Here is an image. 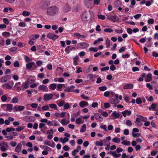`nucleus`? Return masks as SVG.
<instances>
[{
  "instance_id": "473e14b6",
  "label": "nucleus",
  "mask_w": 158,
  "mask_h": 158,
  "mask_svg": "<svg viewBox=\"0 0 158 158\" xmlns=\"http://www.w3.org/2000/svg\"><path fill=\"white\" fill-rule=\"evenodd\" d=\"M69 139L66 137H65L64 138H63L62 137H61L60 138V141L62 143H65L68 142L69 141Z\"/></svg>"
},
{
  "instance_id": "de8ad7c7",
  "label": "nucleus",
  "mask_w": 158,
  "mask_h": 158,
  "mask_svg": "<svg viewBox=\"0 0 158 158\" xmlns=\"http://www.w3.org/2000/svg\"><path fill=\"white\" fill-rule=\"evenodd\" d=\"M18 99L16 97H14L12 100V102L13 103H16L18 102Z\"/></svg>"
},
{
  "instance_id": "9b49d317",
  "label": "nucleus",
  "mask_w": 158,
  "mask_h": 158,
  "mask_svg": "<svg viewBox=\"0 0 158 158\" xmlns=\"http://www.w3.org/2000/svg\"><path fill=\"white\" fill-rule=\"evenodd\" d=\"M53 96V94H45L44 96V101H49L52 98Z\"/></svg>"
},
{
  "instance_id": "6e6552de",
  "label": "nucleus",
  "mask_w": 158,
  "mask_h": 158,
  "mask_svg": "<svg viewBox=\"0 0 158 158\" xmlns=\"http://www.w3.org/2000/svg\"><path fill=\"white\" fill-rule=\"evenodd\" d=\"M107 18L114 22H117L118 20V18L116 15H107Z\"/></svg>"
},
{
  "instance_id": "680f3d73",
  "label": "nucleus",
  "mask_w": 158,
  "mask_h": 158,
  "mask_svg": "<svg viewBox=\"0 0 158 158\" xmlns=\"http://www.w3.org/2000/svg\"><path fill=\"white\" fill-rule=\"evenodd\" d=\"M126 124L127 126L129 127H131L132 124L131 121L129 120H127L126 121Z\"/></svg>"
},
{
  "instance_id": "c756f323",
  "label": "nucleus",
  "mask_w": 158,
  "mask_h": 158,
  "mask_svg": "<svg viewBox=\"0 0 158 158\" xmlns=\"http://www.w3.org/2000/svg\"><path fill=\"white\" fill-rule=\"evenodd\" d=\"M111 115L114 117L115 118H119L120 115L119 114L116 112L113 111L111 114Z\"/></svg>"
},
{
  "instance_id": "7c9ffc66",
  "label": "nucleus",
  "mask_w": 158,
  "mask_h": 158,
  "mask_svg": "<svg viewBox=\"0 0 158 158\" xmlns=\"http://www.w3.org/2000/svg\"><path fill=\"white\" fill-rule=\"evenodd\" d=\"M106 140H103L102 141L100 140L99 141H96L95 142V144L97 146H102L103 145L102 141L105 142Z\"/></svg>"
},
{
  "instance_id": "1a4fd4ad",
  "label": "nucleus",
  "mask_w": 158,
  "mask_h": 158,
  "mask_svg": "<svg viewBox=\"0 0 158 158\" xmlns=\"http://www.w3.org/2000/svg\"><path fill=\"white\" fill-rule=\"evenodd\" d=\"M11 78V76L9 75H6L0 78V82L2 83L6 82Z\"/></svg>"
},
{
  "instance_id": "69168bd1",
  "label": "nucleus",
  "mask_w": 158,
  "mask_h": 158,
  "mask_svg": "<svg viewBox=\"0 0 158 158\" xmlns=\"http://www.w3.org/2000/svg\"><path fill=\"white\" fill-rule=\"evenodd\" d=\"M25 108L24 106H19L18 107V111H21L23 110Z\"/></svg>"
},
{
  "instance_id": "f3484780",
  "label": "nucleus",
  "mask_w": 158,
  "mask_h": 158,
  "mask_svg": "<svg viewBox=\"0 0 158 158\" xmlns=\"http://www.w3.org/2000/svg\"><path fill=\"white\" fill-rule=\"evenodd\" d=\"M22 147V144L21 143H19L16 146L15 151L18 153H19L21 151Z\"/></svg>"
},
{
  "instance_id": "f03ea898",
  "label": "nucleus",
  "mask_w": 158,
  "mask_h": 158,
  "mask_svg": "<svg viewBox=\"0 0 158 158\" xmlns=\"http://www.w3.org/2000/svg\"><path fill=\"white\" fill-rule=\"evenodd\" d=\"M1 107L5 111L11 112L13 109V105L11 104H2Z\"/></svg>"
},
{
  "instance_id": "3c124183",
  "label": "nucleus",
  "mask_w": 158,
  "mask_h": 158,
  "mask_svg": "<svg viewBox=\"0 0 158 158\" xmlns=\"http://www.w3.org/2000/svg\"><path fill=\"white\" fill-rule=\"evenodd\" d=\"M104 31L105 32L111 33L113 32V30L110 28H106L104 29Z\"/></svg>"
},
{
  "instance_id": "6e6d98bb",
  "label": "nucleus",
  "mask_w": 158,
  "mask_h": 158,
  "mask_svg": "<svg viewBox=\"0 0 158 158\" xmlns=\"http://www.w3.org/2000/svg\"><path fill=\"white\" fill-rule=\"evenodd\" d=\"M24 129V127L19 126L17 127L16 129V131H20Z\"/></svg>"
},
{
  "instance_id": "72a5a7b5",
  "label": "nucleus",
  "mask_w": 158,
  "mask_h": 158,
  "mask_svg": "<svg viewBox=\"0 0 158 158\" xmlns=\"http://www.w3.org/2000/svg\"><path fill=\"white\" fill-rule=\"evenodd\" d=\"M84 123L83 120L80 118H77L76 121V123L77 124H81Z\"/></svg>"
},
{
  "instance_id": "338daca9",
  "label": "nucleus",
  "mask_w": 158,
  "mask_h": 158,
  "mask_svg": "<svg viewBox=\"0 0 158 158\" xmlns=\"http://www.w3.org/2000/svg\"><path fill=\"white\" fill-rule=\"evenodd\" d=\"M153 146L155 149L158 150V141L155 143L153 144Z\"/></svg>"
},
{
  "instance_id": "8fccbe9b",
  "label": "nucleus",
  "mask_w": 158,
  "mask_h": 158,
  "mask_svg": "<svg viewBox=\"0 0 158 158\" xmlns=\"http://www.w3.org/2000/svg\"><path fill=\"white\" fill-rule=\"evenodd\" d=\"M10 35V33L8 32H4L2 33V35L3 36H6V37H9Z\"/></svg>"
},
{
  "instance_id": "c85d7f7f",
  "label": "nucleus",
  "mask_w": 158,
  "mask_h": 158,
  "mask_svg": "<svg viewBox=\"0 0 158 158\" xmlns=\"http://www.w3.org/2000/svg\"><path fill=\"white\" fill-rule=\"evenodd\" d=\"M79 60V57L77 56H76L73 58V64L75 65H78V62Z\"/></svg>"
},
{
  "instance_id": "f704fd0d",
  "label": "nucleus",
  "mask_w": 158,
  "mask_h": 158,
  "mask_svg": "<svg viewBox=\"0 0 158 158\" xmlns=\"http://www.w3.org/2000/svg\"><path fill=\"white\" fill-rule=\"evenodd\" d=\"M121 144L123 145H125V146H130L131 145V142L129 141H127V140H125L121 142Z\"/></svg>"
},
{
  "instance_id": "0eeeda50",
  "label": "nucleus",
  "mask_w": 158,
  "mask_h": 158,
  "mask_svg": "<svg viewBox=\"0 0 158 158\" xmlns=\"http://www.w3.org/2000/svg\"><path fill=\"white\" fill-rule=\"evenodd\" d=\"M114 6L115 7L118 8V10L119 11H121L122 9L121 7L123 5L121 1L119 0H117L114 3Z\"/></svg>"
},
{
  "instance_id": "4be33fe9",
  "label": "nucleus",
  "mask_w": 158,
  "mask_h": 158,
  "mask_svg": "<svg viewBox=\"0 0 158 158\" xmlns=\"http://www.w3.org/2000/svg\"><path fill=\"white\" fill-rule=\"evenodd\" d=\"M152 74L149 73L146 76L145 81L146 82H150L152 79Z\"/></svg>"
},
{
  "instance_id": "052dcab7",
  "label": "nucleus",
  "mask_w": 158,
  "mask_h": 158,
  "mask_svg": "<svg viewBox=\"0 0 158 158\" xmlns=\"http://www.w3.org/2000/svg\"><path fill=\"white\" fill-rule=\"evenodd\" d=\"M1 99L2 102H5L6 100L7 97L5 95H2L1 97Z\"/></svg>"
},
{
  "instance_id": "5fc2aeb1",
  "label": "nucleus",
  "mask_w": 158,
  "mask_h": 158,
  "mask_svg": "<svg viewBox=\"0 0 158 158\" xmlns=\"http://www.w3.org/2000/svg\"><path fill=\"white\" fill-rule=\"evenodd\" d=\"M64 100L60 101L59 102H57V104L59 107L62 106L64 104Z\"/></svg>"
},
{
  "instance_id": "a211bd4d",
  "label": "nucleus",
  "mask_w": 158,
  "mask_h": 158,
  "mask_svg": "<svg viewBox=\"0 0 158 158\" xmlns=\"http://www.w3.org/2000/svg\"><path fill=\"white\" fill-rule=\"evenodd\" d=\"M75 88L74 86L73 85H71L69 87H68L64 89V91L66 92H73L74 91V89Z\"/></svg>"
},
{
  "instance_id": "a19ab883",
  "label": "nucleus",
  "mask_w": 158,
  "mask_h": 158,
  "mask_svg": "<svg viewBox=\"0 0 158 158\" xmlns=\"http://www.w3.org/2000/svg\"><path fill=\"white\" fill-rule=\"evenodd\" d=\"M110 40L109 39L107 38L106 41V45L107 48H108L110 47Z\"/></svg>"
},
{
  "instance_id": "864d4df0",
  "label": "nucleus",
  "mask_w": 158,
  "mask_h": 158,
  "mask_svg": "<svg viewBox=\"0 0 158 158\" xmlns=\"http://www.w3.org/2000/svg\"><path fill=\"white\" fill-rule=\"evenodd\" d=\"M135 123L138 125L140 126L142 125V123L141 122V121L138 119L136 118L135 122Z\"/></svg>"
},
{
  "instance_id": "a18cd8bd",
  "label": "nucleus",
  "mask_w": 158,
  "mask_h": 158,
  "mask_svg": "<svg viewBox=\"0 0 158 158\" xmlns=\"http://www.w3.org/2000/svg\"><path fill=\"white\" fill-rule=\"evenodd\" d=\"M156 108V104L155 103H153L152 104L151 106L149 108L150 110L152 109L154 111H155Z\"/></svg>"
},
{
  "instance_id": "2eb2a0df",
  "label": "nucleus",
  "mask_w": 158,
  "mask_h": 158,
  "mask_svg": "<svg viewBox=\"0 0 158 158\" xmlns=\"http://www.w3.org/2000/svg\"><path fill=\"white\" fill-rule=\"evenodd\" d=\"M95 118L99 122H102L103 120V118L101 115L98 113H96L94 114Z\"/></svg>"
},
{
  "instance_id": "412c9836",
  "label": "nucleus",
  "mask_w": 158,
  "mask_h": 158,
  "mask_svg": "<svg viewBox=\"0 0 158 158\" xmlns=\"http://www.w3.org/2000/svg\"><path fill=\"white\" fill-rule=\"evenodd\" d=\"M21 84L20 82H18L15 83L14 87L15 88L18 92H19L21 90V87L20 86Z\"/></svg>"
},
{
  "instance_id": "bb28decb",
  "label": "nucleus",
  "mask_w": 158,
  "mask_h": 158,
  "mask_svg": "<svg viewBox=\"0 0 158 158\" xmlns=\"http://www.w3.org/2000/svg\"><path fill=\"white\" fill-rule=\"evenodd\" d=\"M133 85L131 84H127L125 85L123 87L124 89H131L133 87Z\"/></svg>"
},
{
  "instance_id": "b1692460",
  "label": "nucleus",
  "mask_w": 158,
  "mask_h": 158,
  "mask_svg": "<svg viewBox=\"0 0 158 158\" xmlns=\"http://www.w3.org/2000/svg\"><path fill=\"white\" fill-rule=\"evenodd\" d=\"M90 1H88L85 2V6L88 8H91L93 7L92 4L90 2Z\"/></svg>"
},
{
  "instance_id": "e433bc0d",
  "label": "nucleus",
  "mask_w": 158,
  "mask_h": 158,
  "mask_svg": "<svg viewBox=\"0 0 158 158\" xmlns=\"http://www.w3.org/2000/svg\"><path fill=\"white\" fill-rule=\"evenodd\" d=\"M112 141L114 143H118L120 141V139L118 137H115L112 139Z\"/></svg>"
},
{
  "instance_id": "0e129e2a",
  "label": "nucleus",
  "mask_w": 158,
  "mask_h": 158,
  "mask_svg": "<svg viewBox=\"0 0 158 158\" xmlns=\"http://www.w3.org/2000/svg\"><path fill=\"white\" fill-rule=\"evenodd\" d=\"M126 49V48L125 46H123L121 47L120 48L119 50V52L120 53L122 52H124Z\"/></svg>"
},
{
  "instance_id": "f8f14e48",
  "label": "nucleus",
  "mask_w": 158,
  "mask_h": 158,
  "mask_svg": "<svg viewBox=\"0 0 158 158\" xmlns=\"http://www.w3.org/2000/svg\"><path fill=\"white\" fill-rule=\"evenodd\" d=\"M77 46L79 48L82 49H85L89 46V44L85 42H81L79 43Z\"/></svg>"
},
{
  "instance_id": "423d86ee",
  "label": "nucleus",
  "mask_w": 158,
  "mask_h": 158,
  "mask_svg": "<svg viewBox=\"0 0 158 158\" xmlns=\"http://www.w3.org/2000/svg\"><path fill=\"white\" fill-rule=\"evenodd\" d=\"M115 98H112L109 101V102L111 104L116 105L119 102L118 99V94L115 95Z\"/></svg>"
},
{
  "instance_id": "dca6fc26",
  "label": "nucleus",
  "mask_w": 158,
  "mask_h": 158,
  "mask_svg": "<svg viewBox=\"0 0 158 158\" xmlns=\"http://www.w3.org/2000/svg\"><path fill=\"white\" fill-rule=\"evenodd\" d=\"M38 89L45 92H48V87L44 85H40L38 87Z\"/></svg>"
},
{
  "instance_id": "bf43d9fd",
  "label": "nucleus",
  "mask_w": 158,
  "mask_h": 158,
  "mask_svg": "<svg viewBox=\"0 0 158 158\" xmlns=\"http://www.w3.org/2000/svg\"><path fill=\"white\" fill-rule=\"evenodd\" d=\"M17 49V47H13L10 48L9 51L10 52H15Z\"/></svg>"
},
{
  "instance_id": "09e8293b",
  "label": "nucleus",
  "mask_w": 158,
  "mask_h": 158,
  "mask_svg": "<svg viewBox=\"0 0 158 158\" xmlns=\"http://www.w3.org/2000/svg\"><path fill=\"white\" fill-rule=\"evenodd\" d=\"M30 15V13L27 11H24L22 13V15L24 16H28Z\"/></svg>"
},
{
  "instance_id": "393cba45",
  "label": "nucleus",
  "mask_w": 158,
  "mask_h": 158,
  "mask_svg": "<svg viewBox=\"0 0 158 158\" xmlns=\"http://www.w3.org/2000/svg\"><path fill=\"white\" fill-rule=\"evenodd\" d=\"M122 113L124 117L127 115L129 116L131 114V112L130 110H125L122 112Z\"/></svg>"
},
{
  "instance_id": "37998d69",
  "label": "nucleus",
  "mask_w": 158,
  "mask_h": 158,
  "mask_svg": "<svg viewBox=\"0 0 158 158\" xmlns=\"http://www.w3.org/2000/svg\"><path fill=\"white\" fill-rule=\"evenodd\" d=\"M112 156L115 158H117L120 156L121 154L119 153H117L115 151H114L113 152Z\"/></svg>"
},
{
  "instance_id": "2f4dec72",
  "label": "nucleus",
  "mask_w": 158,
  "mask_h": 158,
  "mask_svg": "<svg viewBox=\"0 0 158 158\" xmlns=\"http://www.w3.org/2000/svg\"><path fill=\"white\" fill-rule=\"evenodd\" d=\"M136 118L144 122L146 121L147 119L146 117H144L140 115H138Z\"/></svg>"
},
{
  "instance_id": "79ce46f5",
  "label": "nucleus",
  "mask_w": 158,
  "mask_h": 158,
  "mask_svg": "<svg viewBox=\"0 0 158 158\" xmlns=\"http://www.w3.org/2000/svg\"><path fill=\"white\" fill-rule=\"evenodd\" d=\"M98 49L96 47H91L89 49V51L90 52H97L98 51Z\"/></svg>"
},
{
  "instance_id": "9d476101",
  "label": "nucleus",
  "mask_w": 158,
  "mask_h": 158,
  "mask_svg": "<svg viewBox=\"0 0 158 158\" xmlns=\"http://www.w3.org/2000/svg\"><path fill=\"white\" fill-rule=\"evenodd\" d=\"M47 125L49 126H58L60 125L58 121L55 120H49Z\"/></svg>"
},
{
  "instance_id": "c03bdc74",
  "label": "nucleus",
  "mask_w": 158,
  "mask_h": 158,
  "mask_svg": "<svg viewBox=\"0 0 158 158\" xmlns=\"http://www.w3.org/2000/svg\"><path fill=\"white\" fill-rule=\"evenodd\" d=\"M3 85L5 86L6 88L8 89H11L12 88L13 86V85H10L8 83H5Z\"/></svg>"
},
{
  "instance_id": "f257e3e1",
  "label": "nucleus",
  "mask_w": 158,
  "mask_h": 158,
  "mask_svg": "<svg viewBox=\"0 0 158 158\" xmlns=\"http://www.w3.org/2000/svg\"><path fill=\"white\" fill-rule=\"evenodd\" d=\"M59 11L58 8L55 6L53 5L48 8L46 14L49 16H53L58 13Z\"/></svg>"
},
{
  "instance_id": "49530a36",
  "label": "nucleus",
  "mask_w": 158,
  "mask_h": 158,
  "mask_svg": "<svg viewBox=\"0 0 158 158\" xmlns=\"http://www.w3.org/2000/svg\"><path fill=\"white\" fill-rule=\"evenodd\" d=\"M24 59L26 62H28L31 60V59L26 55H24Z\"/></svg>"
},
{
  "instance_id": "aec40b11",
  "label": "nucleus",
  "mask_w": 158,
  "mask_h": 158,
  "mask_svg": "<svg viewBox=\"0 0 158 158\" xmlns=\"http://www.w3.org/2000/svg\"><path fill=\"white\" fill-rule=\"evenodd\" d=\"M71 10V8L67 4L64 5L62 8V10L64 12H67Z\"/></svg>"
},
{
  "instance_id": "58836bf2",
  "label": "nucleus",
  "mask_w": 158,
  "mask_h": 158,
  "mask_svg": "<svg viewBox=\"0 0 158 158\" xmlns=\"http://www.w3.org/2000/svg\"><path fill=\"white\" fill-rule=\"evenodd\" d=\"M86 125L85 124H83L81 127V128L80 130V131L81 132H84L86 131Z\"/></svg>"
},
{
  "instance_id": "c9c22d12",
  "label": "nucleus",
  "mask_w": 158,
  "mask_h": 158,
  "mask_svg": "<svg viewBox=\"0 0 158 158\" xmlns=\"http://www.w3.org/2000/svg\"><path fill=\"white\" fill-rule=\"evenodd\" d=\"M56 87V84L55 83L52 84L50 85L49 86V89L52 90H55Z\"/></svg>"
},
{
  "instance_id": "39448f33",
  "label": "nucleus",
  "mask_w": 158,
  "mask_h": 158,
  "mask_svg": "<svg viewBox=\"0 0 158 158\" xmlns=\"http://www.w3.org/2000/svg\"><path fill=\"white\" fill-rule=\"evenodd\" d=\"M88 13L87 11H84L81 16V20L84 23H86L88 21Z\"/></svg>"
},
{
  "instance_id": "ea45409f",
  "label": "nucleus",
  "mask_w": 158,
  "mask_h": 158,
  "mask_svg": "<svg viewBox=\"0 0 158 158\" xmlns=\"http://www.w3.org/2000/svg\"><path fill=\"white\" fill-rule=\"evenodd\" d=\"M28 82L29 81L28 80L23 82L22 85V86L24 87L25 89L27 88L28 86Z\"/></svg>"
},
{
  "instance_id": "4c0bfd02",
  "label": "nucleus",
  "mask_w": 158,
  "mask_h": 158,
  "mask_svg": "<svg viewBox=\"0 0 158 158\" xmlns=\"http://www.w3.org/2000/svg\"><path fill=\"white\" fill-rule=\"evenodd\" d=\"M49 107L51 108L54 109L56 110L57 109L56 105L54 103H51L49 104Z\"/></svg>"
},
{
  "instance_id": "4d7b16f0",
  "label": "nucleus",
  "mask_w": 158,
  "mask_h": 158,
  "mask_svg": "<svg viewBox=\"0 0 158 158\" xmlns=\"http://www.w3.org/2000/svg\"><path fill=\"white\" fill-rule=\"evenodd\" d=\"M72 117L71 118V121L72 122H73L75 121V118H76L77 117V114H74L73 115H72Z\"/></svg>"
},
{
  "instance_id": "20e7f679",
  "label": "nucleus",
  "mask_w": 158,
  "mask_h": 158,
  "mask_svg": "<svg viewBox=\"0 0 158 158\" xmlns=\"http://www.w3.org/2000/svg\"><path fill=\"white\" fill-rule=\"evenodd\" d=\"M1 143L2 145H1L0 149L2 152H5L8 150L9 147L7 142L2 141Z\"/></svg>"
},
{
  "instance_id": "13d9d810",
  "label": "nucleus",
  "mask_w": 158,
  "mask_h": 158,
  "mask_svg": "<svg viewBox=\"0 0 158 158\" xmlns=\"http://www.w3.org/2000/svg\"><path fill=\"white\" fill-rule=\"evenodd\" d=\"M10 145L12 147H15L17 145V143L15 141H11L10 143Z\"/></svg>"
},
{
  "instance_id": "5701e85b",
  "label": "nucleus",
  "mask_w": 158,
  "mask_h": 158,
  "mask_svg": "<svg viewBox=\"0 0 158 158\" xmlns=\"http://www.w3.org/2000/svg\"><path fill=\"white\" fill-rule=\"evenodd\" d=\"M32 119L33 121H35V118L32 116H30L29 117H25L23 118V120L26 122H29V119Z\"/></svg>"
},
{
  "instance_id": "774afa93",
  "label": "nucleus",
  "mask_w": 158,
  "mask_h": 158,
  "mask_svg": "<svg viewBox=\"0 0 158 158\" xmlns=\"http://www.w3.org/2000/svg\"><path fill=\"white\" fill-rule=\"evenodd\" d=\"M70 107L69 104L67 103L64 104V108L65 109H67Z\"/></svg>"
},
{
  "instance_id": "7ed1b4c3",
  "label": "nucleus",
  "mask_w": 158,
  "mask_h": 158,
  "mask_svg": "<svg viewBox=\"0 0 158 158\" xmlns=\"http://www.w3.org/2000/svg\"><path fill=\"white\" fill-rule=\"evenodd\" d=\"M50 3L49 0H43L40 2L39 6L40 8L44 9L49 6Z\"/></svg>"
},
{
  "instance_id": "cd10ccee",
  "label": "nucleus",
  "mask_w": 158,
  "mask_h": 158,
  "mask_svg": "<svg viewBox=\"0 0 158 158\" xmlns=\"http://www.w3.org/2000/svg\"><path fill=\"white\" fill-rule=\"evenodd\" d=\"M60 122L62 124V125H66L69 123L70 121L69 120H67L65 119H62Z\"/></svg>"
},
{
  "instance_id": "603ef678",
  "label": "nucleus",
  "mask_w": 158,
  "mask_h": 158,
  "mask_svg": "<svg viewBox=\"0 0 158 158\" xmlns=\"http://www.w3.org/2000/svg\"><path fill=\"white\" fill-rule=\"evenodd\" d=\"M42 109L44 111L48 110L49 109V106L48 105L43 106L42 107Z\"/></svg>"
},
{
  "instance_id": "ddd939ff",
  "label": "nucleus",
  "mask_w": 158,
  "mask_h": 158,
  "mask_svg": "<svg viewBox=\"0 0 158 158\" xmlns=\"http://www.w3.org/2000/svg\"><path fill=\"white\" fill-rule=\"evenodd\" d=\"M74 36L76 37L78 39H86L87 38V35H81L79 33L77 32L74 34Z\"/></svg>"
},
{
  "instance_id": "e2e57ef3",
  "label": "nucleus",
  "mask_w": 158,
  "mask_h": 158,
  "mask_svg": "<svg viewBox=\"0 0 158 158\" xmlns=\"http://www.w3.org/2000/svg\"><path fill=\"white\" fill-rule=\"evenodd\" d=\"M81 97L82 98L86 100H89V98L88 97L85 96L83 94L81 95Z\"/></svg>"
},
{
  "instance_id": "6ab92c4d",
  "label": "nucleus",
  "mask_w": 158,
  "mask_h": 158,
  "mask_svg": "<svg viewBox=\"0 0 158 158\" xmlns=\"http://www.w3.org/2000/svg\"><path fill=\"white\" fill-rule=\"evenodd\" d=\"M79 106L81 108H84L89 106L88 103L86 101H81L79 103Z\"/></svg>"
},
{
  "instance_id": "a878e982",
  "label": "nucleus",
  "mask_w": 158,
  "mask_h": 158,
  "mask_svg": "<svg viewBox=\"0 0 158 158\" xmlns=\"http://www.w3.org/2000/svg\"><path fill=\"white\" fill-rule=\"evenodd\" d=\"M33 65H35V62H31L26 64V67L27 69H30L32 68Z\"/></svg>"
},
{
  "instance_id": "4468645a",
  "label": "nucleus",
  "mask_w": 158,
  "mask_h": 158,
  "mask_svg": "<svg viewBox=\"0 0 158 158\" xmlns=\"http://www.w3.org/2000/svg\"><path fill=\"white\" fill-rule=\"evenodd\" d=\"M47 36L48 38L52 39L54 40H56V38L58 37V35L52 33L48 34L47 35Z\"/></svg>"
}]
</instances>
